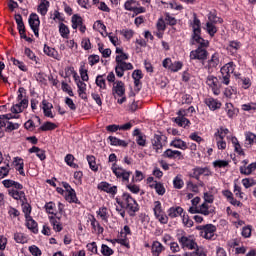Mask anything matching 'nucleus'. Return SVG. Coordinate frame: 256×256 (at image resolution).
I'll return each instance as SVG.
<instances>
[{"mask_svg":"<svg viewBox=\"0 0 256 256\" xmlns=\"http://www.w3.org/2000/svg\"><path fill=\"white\" fill-rule=\"evenodd\" d=\"M193 17V39L194 41H196V43H199L200 46L196 50H192L190 52V59H198V61H205L209 53L207 52L206 49H204V47H209V41H205V39L201 37V21L197 18V14H193Z\"/></svg>","mask_w":256,"mask_h":256,"instance_id":"1","label":"nucleus"},{"mask_svg":"<svg viewBox=\"0 0 256 256\" xmlns=\"http://www.w3.org/2000/svg\"><path fill=\"white\" fill-rule=\"evenodd\" d=\"M122 199L126 204V209L128 210L130 217H135V213L139 211V204H137V201H135L129 193H124Z\"/></svg>","mask_w":256,"mask_h":256,"instance_id":"2","label":"nucleus"},{"mask_svg":"<svg viewBox=\"0 0 256 256\" xmlns=\"http://www.w3.org/2000/svg\"><path fill=\"white\" fill-rule=\"evenodd\" d=\"M151 143H152L153 149H155V151L159 153V151H161V149H163V147L167 145V136H165L161 132H158L152 138Z\"/></svg>","mask_w":256,"mask_h":256,"instance_id":"3","label":"nucleus"},{"mask_svg":"<svg viewBox=\"0 0 256 256\" xmlns=\"http://www.w3.org/2000/svg\"><path fill=\"white\" fill-rule=\"evenodd\" d=\"M198 231H200V235L204 239H213L215 237V231L217 228L213 224H207L205 226H197Z\"/></svg>","mask_w":256,"mask_h":256,"instance_id":"4","label":"nucleus"},{"mask_svg":"<svg viewBox=\"0 0 256 256\" xmlns=\"http://www.w3.org/2000/svg\"><path fill=\"white\" fill-rule=\"evenodd\" d=\"M221 77L220 79L222 80L223 85H229L230 79H231V73H233V62H230L226 65H224L221 70Z\"/></svg>","mask_w":256,"mask_h":256,"instance_id":"5","label":"nucleus"},{"mask_svg":"<svg viewBox=\"0 0 256 256\" xmlns=\"http://www.w3.org/2000/svg\"><path fill=\"white\" fill-rule=\"evenodd\" d=\"M28 23H29L35 37H39V25H41V21L39 20V16L35 13H32L29 16Z\"/></svg>","mask_w":256,"mask_h":256,"instance_id":"6","label":"nucleus"},{"mask_svg":"<svg viewBox=\"0 0 256 256\" xmlns=\"http://www.w3.org/2000/svg\"><path fill=\"white\" fill-rule=\"evenodd\" d=\"M112 95L114 99H117V97H123V95H125V83H123V81H117L114 83L112 87Z\"/></svg>","mask_w":256,"mask_h":256,"instance_id":"7","label":"nucleus"},{"mask_svg":"<svg viewBox=\"0 0 256 256\" xmlns=\"http://www.w3.org/2000/svg\"><path fill=\"white\" fill-rule=\"evenodd\" d=\"M133 70V64L127 62H120L116 64L115 71L117 77H123L125 71Z\"/></svg>","mask_w":256,"mask_h":256,"instance_id":"8","label":"nucleus"},{"mask_svg":"<svg viewBox=\"0 0 256 256\" xmlns=\"http://www.w3.org/2000/svg\"><path fill=\"white\" fill-rule=\"evenodd\" d=\"M116 165L117 164L112 165V171H113L114 175H116V177L118 179L122 178L123 181H129V177L131 175V172H127L123 168H117Z\"/></svg>","mask_w":256,"mask_h":256,"instance_id":"9","label":"nucleus"},{"mask_svg":"<svg viewBox=\"0 0 256 256\" xmlns=\"http://www.w3.org/2000/svg\"><path fill=\"white\" fill-rule=\"evenodd\" d=\"M63 187L67 191L66 201H69V203H77V194H75V190L71 188V185L67 182H63Z\"/></svg>","mask_w":256,"mask_h":256,"instance_id":"10","label":"nucleus"},{"mask_svg":"<svg viewBox=\"0 0 256 256\" xmlns=\"http://www.w3.org/2000/svg\"><path fill=\"white\" fill-rule=\"evenodd\" d=\"M219 80L215 76H208L207 77V85L212 88L214 95H219L221 90L219 89Z\"/></svg>","mask_w":256,"mask_h":256,"instance_id":"11","label":"nucleus"},{"mask_svg":"<svg viewBox=\"0 0 256 256\" xmlns=\"http://www.w3.org/2000/svg\"><path fill=\"white\" fill-rule=\"evenodd\" d=\"M179 243L182 245L183 249H197V243H195L193 239H189L186 236H182L181 238H179Z\"/></svg>","mask_w":256,"mask_h":256,"instance_id":"12","label":"nucleus"},{"mask_svg":"<svg viewBox=\"0 0 256 256\" xmlns=\"http://www.w3.org/2000/svg\"><path fill=\"white\" fill-rule=\"evenodd\" d=\"M185 113V110H180L178 112V117L175 118L174 123L176 125H178L179 127H187V125H189L191 122L189 121V119L185 118V116H183Z\"/></svg>","mask_w":256,"mask_h":256,"instance_id":"13","label":"nucleus"},{"mask_svg":"<svg viewBox=\"0 0 256 256\" xmlns=\"http://www.w3.org/2000/svg\"><path fill=\"white\" fill-rule=\"evenodd\" d=\"M98 189H101V191H105L106 193H109L110 195H115L117 193V186H111V184L107 182H102L98 185Z\"/></svg>","mask_w":256,"mask_h":256,"instance_id":"14","label":"nucleus"},{"mask_svg":"<svg viewBox=\"0 0 256 256\" xmlns=\"http://www.w3.org/2000/svg\"><path fill=\"white\" fill-rule=\"evenodd\" d=\"M29 105V100L24 99L21 102H18L15 104L12 108L11 111L12 113H22L24 109H27V106Z\"/></svg>","mask_w":256,"mask_h":256,"instance_id":"15","label":"nucleus"},{"mask_svg":"<svg viewBox=\"0 0 256 256\" xmlns=\"http://www.w3.org/2000/svg\"><path fill=\"white\" fill-rule=\"evenodd\" d=\"M201 175H209V169L200 167L194 168L193 173L190 175V177H193L194 179L199 181V177H201Z\"/></svg>","mask_w":256,"mask_h":256,"instance_id":"16","label":"nucleus"},{"mask_svg":"<svg viewBox=\"0 0 256 256\" xmlns=\"http://www.w3.org/2000/svg\"><path fill=\"white\" fill-rule=\"evenodd\" d=\"M49 219H50L51 225H53L54 231H57L58 233L63 231V226L61 225V222L59 221L61 219L60 217L55 218V216H50Z\"/></svg>","mask_w":256,"mask_h":256,"instance_id":"17","label":"nucleus"},{"mask_svg":"<svg viewBox=\"0 0 256 256\" xmlns=\"http://www.w3.org/2000/svg\"><path fill=\"white\" fill-rule=\"evenodd\" d=\"M164 157H168V159H183V156L181 155V151L179 150H171V149H167L164 152Z\"/></svg>","mask_w":256,"mask_h":256,"instance_id":"18","label":"nucleus"},{"mask_svg":"<svg viewBox=\"0 0 256 256\" xmlns=\"http://www.w3.org/2000/svg\"><path fill=\"white\" fill-rule=\"evenodd\" d=\"M42 105L45 117H50L51 119H53V112H51V109H53V104H50L49 102H47V100H43Z\"/></svg>","mask_w":256,"mask_h":256,"instance_id":"19","label":"nucleus"},{"mask_svg":"<svg viewBox=\"0 0 256 256\" xmlns=\"http://www.w3.org/2000/svg\"><path fill=\"white\" fill-rule=\"evenodd\" d=\"M13 164H14V167H16V171H19L20 175L25 177V171H23V167H24L23 159L19 157H15Z\"/></svg>","mask_w":256,"mask_h":256,"instance_id":"20","label":"nucleus"},{"mask_svg":"<svg viewBox=\"0 0 256 256\" xmlns=\"http://www.w3.org/2000/svg\"><path fill=\"white\" fill-rule=\"evenodd\" d=\"M206 105L211 109L212 111H215L216 109L221 108V102L213 99V98H208L205 100Z\"/></svg>","mask_w":256,"mask_h":256,"instance_id":"21","label":"nucleus"},{"mask_svg":"<svg viewBox=\"0 0 256 256\" xmlns=\"http://www.w3.org/2000/svg\"><path fill=\"white\" fill-rule=\"evenodd\" d=\"M29 153H36L37 157L40 158V161H45L47 156L45 155V150L40 149L37 146H33L29 149Z\"/></svg>","mask_w":256,"mask_h":256,"instance_id":"22","label":"nucleus"},{"mask_svg":"<svg viewBox=\"0 0 256 256\" xmlns=\"http://www.w3.org/2000/svg\"><path fill=\"white\" fill-rule=\"evenodd\" d=\"M219 65V54L215 53L212 55L211 59L208 60V65L206 66V69H215Z\"/></svg>","mask_w":256,"mask_h":256,"instance_id":"23","label":"nucleus"},{"mask_svg":"<svg viewBox=\"0 0 256 256\" xmlns=\"http://www.w3.org/2000/svg\"><path fill=\"white\" fill-rule=\"evenodd\" d=\"M109 141H110V145H113L115 147L119 146V147H127L128 143L125 142L124 140H121L117 137H113V136H109Z\"/></svg>","mask_w":256,"mask_h":256,"instance_id":"24","label":"nucleus"},{"mask_svg":"<svg viewBox=\"0 0 256 256\" xmlns=\"http://www.w3.org/2000/svg\"><path fill=\"white\" fill-rule=\"evenodd\" d=\"M163 252V244L159 241H155L152 244V255L159 256Z\"/></svg>","mask_w":256,"mask_h":256,"instance_id":"25","label":"nucleus"},{"mask_svg":"<svg viewBox=\"0 0 256 256\" xmlns=\"http://www.w3.org/2000/svg\"><path fill=\"white\" fill-rule=\"evenodd\" d=\"M183 214V208L181 207H172L168 210V217L174 219L175 217H180Z\"/></svg>","mask_w":256,"mask_h":256,"instance_id":"26","label":"nucleus"},{"mask_svg":"<svg viewBox=\"0 0 256 256\" xmlns=\"http://www.w3.org/2000/svg\"><path fill=\"white\" fill-rule=\"evenodd\" d=\"M9 195H10V197H13V199H16V201H19V200L23 201V198L25 197V192L18 191L15 189H10Z\"/></svg>","mask_w":256,"mask_h":256,"instance_id":"27","label":"nucleus"},{"mask_svg":"<svg viewBox=\"0 0 256 256\" xmlns=\"http://www.w3.org/2000/svg\"><path fill=\"white\" fill-rule=\"evenodd\" d=\"M171 147H175L176 149H187V143L181 139H175L170 143Z\"/></svg>","mask_w":256,"mask_h":256,"instance_id":"28","label":"nucleus"},{"mask_svg":"<svg viewBox=\"0 0 256 256\" xmlns=\"http://www.w3.org/2000/svg\"><path fill=\"white\" fill-rule=\"evenodd\" d=\"M9 123V116L8 115H1L0 116V129H3V127H7V124ZM5 133L3 131H0V139L1 137H4Z\"/></svg>","mask_w":256,"mask_h":256,"instance_id":"29","label":"nucleus"},{"mask_svg":"<svg viewBox=\"0 0 256 256\" xmlns=\"http://www.w3.org/2000/svg\"><path fill=\"white\" fill-rule=\"evenodd\" d=\"M83 25V19L78 16L77 14L72 16V28L77 29V27H80Z\"/></svg>","mask_w":256,"mask_h":256,"instance_id":"30","label":"nucleus"},{"mask_svg":"<svg viewBox=\"0 0 256 256\" xmlns=\"http://www.w3.org/2000/svg\"><path fill=\"white\" fill-rule=\"evenodd\" d=\"M44 53H45V55H48V57H53L54 59H57V50H55V48H51V47L45 45Z\"/></svg>","mask_w":256,"mask_h":256,"instance_id":"31","label":"nucleus"},{"mask_svg":"<svg viewBox=\"0 0 256 256\" xmlns=\"http://www.w3.org/2000/svg\"><path fill=\"white\" fill-rule=\"evenodd\" d=\"M54 129H57V124L53 122H46L41 127V131H53Z\"/></svg>","mask_w":256,"mask_h":256,"instance_id":"32","label":"nucleus"},{"mask_svg":"<svg viewBox=\"0 0 256 256\" xmlns=\"http://www.w3.org/2000/svg\"><path fill=\"white\" fill-rule=\"evenodd\" d=\"M59 31H60L61 37H63L64 39H67L69 37V28L67 27V25L60 23Z\"/></svg>","mask_w":256,"mask_h":256,"instance_id":"33","label":"nucleus"},{"mask_svg":"<svg viewBox=\"0 0 256 256\" xmlns=\"http://www.w3.org/2000/svg\"><path fill=\"white\" fill-rule=\"evenodd\" d=\"M48 7H49V1H46V3L42 2L38 6V13L41 14L42 16L47 15Z\"/></svg>","mask_w":256,"mask_h":256,"instance_id":"34","label":"nucleus"},{"mask_svg":"<svg viewBox=\"0 0 256 256\" xmlns=\"http://www.w3.org/2000/svg\"><path fill=\"white\" fill-rule=\"evenodd\" d=\"M139 3L135 0H128L125 4L124 7L127 11H134L135 7H138Z\"/></svg>","mask_w":256,"mask_h":256,"instance_id":"35","label":"nucleus"},{"mask_svg":"<svg viewBox=\"0 0 256 256\" xmlns=\"http://www.w3.org/2000/svg\"><path fill=\"white\" fill-rule=\"evenodd\" d=\"M152 189H155L158 195H165V186L162 183L157 182L155 185L152 184Z\"/></svg>","mask_w":256,"mask_h":256,"instance_id":"36","label":"nucleus"},{"mask_svg":"<svg viewBox=\"0 0 256 256\" xmlns=\"http://www.w3.org/2000/svg\"><path fill=\"white\" fill-rule=\"evenodd\" d=\"M89 167L92 171H98L97 162H95V156H87Z\"/></svg>","mask_w":256,"mask_h":256,"instance_id":"37","label":"nucleus"},{"mask_svg":"<svg viewBox=\"0 0 256 256\" xmlns=\"http://www.w3.org/2000/svg\"><path fill=\"white\" fill-rule=\"evenodd\" d=\"M9 171H11V166H9V164L0 167V179H5V177L9 175Z\"/></svg>","mask_w":256,"mask_h":256,"instance_id":"38","label":"nucleus"},{"mask_svg":"<svg viewBox=\"0 0 256 256\" xmlns=\"http://www.w3.org/2000/svg\"><path fill=\"white\" fill-rule=\"evenodd\" d=\"M96 85L97 87H100V89H107V84L105 83L103 75H98L96 77Z\"/></svg>","mask_w":256,"mask_h":256,"instance_id":"39","label":"nucleus"},{"mask_svg":"<svg viewBox=\"0 0 256 256\" xmlns=\"http://www.w3.org/2000/svg\"><path fill=\"white\" fill-rule=\"evenodd\" d=\"M27 227L28 229H30V231H32L33 233H37L38 229H37V222H35V220L33 219H28L27 221Z\"/></svg>","mask_w":256,"mask_h":256,"instance_id":"40","label":"nucleus"},{"mask_svg":"<svg viewBox=\"0 0 256 256\" xmlns=\"http://www.w3.org/2000/svg\"><path fill=\"white\" fill-rule=\"evenodd\" d=\"M173 185L175 189H183V185H185V183L181 177L176 176L173 180Z\"/></svg>","mask_w":256,"mask_h":256,"instance_id":"41","label":"nucleus"},{"mask_svg":"<svg viewBox=\"0 0 256 256\" xmlns=\"http://www.w3.org/2000/svg\"><path fill=\"white\" fill-rule=\"evenodd\" d=\"M75 161V156L73 154H68L65 157V163L69 165V167H73L74 169L77 167V164L73 163Z\"/></svg>","mask_w":256,"mask_h":256,"instance_id":"42","label":"nucleus"},{"mask_svg":"<svg viewBox=\"0 0 256 256\" xmlns=\"http://www.w3.org/2000/svg\"><path fill=\"white\" fill-rule=\"evenodd\" d=\"M20 126L21 125L19 123H13V122L8 120V124L6 126V131L8 133H11V131H15V130L19 129Z\"/></svg>","mask_w":256,"mask_h":256,"instance_id":"43","label":"nucleus"},{"mask_svg":"<svg viewBox=\"0 0 256 256\" xmlns=\"http://www.w3.org/2000/svg\"><path fill=\"white\" fill-rule=\"evenodd\" d=\"M206 29L211 37L217 33V27H215V25H213L211 22L206 23Z\"/></svg>","mask_w":256,"mask_h":256,"instance_id":"44","label":"nucleus"},{"mask_svg":"<svg viewBox=\"0 0 256 256\" xmlns=\"http://www.w3.org/2000/svg\"><path fill=\"white\" fill-rule=\"evenodd\" d=\"M101 253L104 256H111V255H113V249H111L109 246H107L105 244H102Z\"/></svg>","mask_w":256,"mask_h":256,"instance_id":"45","label":"nucleus"},{"mask_svg":"<svg viewBox=\"0 0 256 256\" xmlns=\"http://www.w3.org/2000/svg\"><path fill=\"white\" fill-rule=\"evenodd\" d=\"M11 61H12L13 65L18 67L21 71H27V67L25 66V64L22 61H19L15 58H11Z\"/></svg>","mask_w":256,"mask_h":256,"instance_id":"46","label":"nucleus"},{"mask_svg":"<svg viewBox=\"0 0 256 256\" xmlns=\"http://www.w3.org/2000/svg\"><path fill=\"white\" fill-rule=\"evenodd\" d=\"M91 225H92L93 229L98 231L99 234L103 233V231H104L103 227L101 226V224H99V222H97V220L95 218L92 219Z\"/></svg>","mask_w":256,"mask_h":256,"instance_id":"47","label":"nucleus"},{"mask_svg":"<svg viewBox=\"0 0 256 256\" xmlns=\"http://www.w3.org/2000/svg\"><path fill=\"white\" fill-rule=\"evenodd\" d=\"M245 137H246V141H248L249 145H253V143H256V135L254 133L247 132L245 134Z\"/></svg>","mask_w":256,"mask_h":256,"instance_id":"48","label":"nucleus"},{"mask_svg":"<svg viewBox=\"0 0 256 256\" xmlns=\"http://www.w3.org/2000/svg\"><path fill=\"white\" fill-rule=\"evenodd\" d=\"M182 67H183V63L179 61H175L171 63L170 71H173L174 73H176V71H179V69H181Z\"/></svg>","mask_w":256,"mask_h":256,"instance_id":"49","label":"nucleus"},{"mask_svg":"<svg viewBox=\"0 0 256 256\" xmlns=\"http://www.w3.org/2000/svg\"><path fill=\"white\" fill-rule=\"evenodd\" d=\"M14 239L16 243H27V238H25V235H23V233H15Z\"/></svg>","mask_w":256,"mask_h":256,"instance_id":"50","label":"nucleus"},{"mask_svg":"<svg viewBox=\"0 0 256 256\" xmlns=\"http://www.w3.org/2000/svg\"><path fill=\"white\" fill-rule=\"evenodd\" d=\"M154 215H155V217H157L158 215H161V214H163V209H161V202H159V201H156L155 203H154Z\"/></svg>","mask_w":256,"mask_h":256,"instance_id":"51","label":"nucleus"},{"mask_svg":"<svg viewBox=\"0 0 256 256\" xmlns=\"http://www.w3.org/2000/svg\"><path fill=\"white\" fill-rule=\"evenodd\" d=\"M226 113L228 117H230V119H232V117H235V110L233 109V104H226Z\"/></svg>","mask_w":256,"mask_h":256,"instance_id":"52","label":"nucleus"},{"mask_svg":"<svg viewBox=\"0 0 256 256\" xmlns=\"http://www.w3.org/2000/svg\"><path fill=\"white\" fill-rule=\"evenodd\" d=\"M210 23H223V19L217 17V15L210 13L208 16Z\"/></svg>","mask_w":256,"mask_h":256,"instance_id":"53","label":"nucleus"},{"mask_svg":"<svg viewBox=\"0 0 256 256\" xmlns=\"http://www.w3.org/2000/svg\"><path fill=\"white\" fill-rule=\"evenodd\" d=\"M214 167H219L220 169L223 167H227L229 165V162L226 160H216L213 162Z\"/></svg>","mask_w":256,"mask_h":256,"instance_id":"54","label":"nucleus"},{"mask_svg":"<svg viewBox=\"0 0 256 256\" xmlns=\"http://www.w3.org/2000/svg\"><path fill=\"white\" fill-rule=\"evenodd\" d=\"M199 213L202 215H209V205H207V202L200 205Z\"/></svg>","mask_w":256,"mask_h":256,"instance_id":"55","label":"nucleus"},{"mask_svg":"<svg viewBox=\"0 0 256 256\" xmlns=\"http://www.w3.org/2000/svg\"><path fill=\"white\" fill-rule=\"evenodd\" d=\"M242 184L245 189H249V187H253V185H255V181L253 179L246 178L242 180Z\"/></svg>","mask_w":256,"mask_h":256,"instance_id":"56","label":"nucleus"},{"mask_svg":"<svg viewBox=\"0 0 256 256\" xmlns=\"http://www.w3.org/2000/svg\"><path fill=\"white\" fill-rule=\"evenodd\" d=\"M156 219H158V221L160 223H162L163 225H166V223H168V221H169V217H167V215H165V213L158 214V216H156Z\"/></svg>","mask_w":256,"mask_h":256,"instance_id":"57","label":"nucleus"},{"mask_svg":"<svg viewBox=\"0 0 256 256\" xmlns=\"http://www.w3.org/2000/svg\"><path fill=\"white\" fill-rule=\"evenodd\" d=\"M127 59H129V56L123 52L122 54L116 56V63H123L127 61Z\"/></svg>","mask_w":256,"mask_h":256,"instance_id":"58","label":"nucleus"},{"mask_svg":"<svg viewBox=\"0 0 256 256\" xmlns=\"http://www.w3.org/2000/svg\"><path fill=\"white\" fill-rule=\"evenodd\" d=\"M89 64L91 65V67H93V65H95L96 63H99V55H91L88 58Z\"/></svg>","mask_w":256,"mask_h":256,"instance_id":"59","label":"nucleus"},{"mask_svg":"<svg viewBox=\"0 0 256 256\" xmlns=\"http://www.w3.org/2000/svg\"><path fill=\"white\" fill-rule=\"evenodd\" d=\"M242 109L243 111H252V110H256V103H251V104H244L242 105Z\"/></svg>","mask_w":256,"mask_h":256,"instance_id":"60","label":"nucleus"},{"mask_svg":"<svg viewBox=\"0 0 256 256\" xmlns=\"http://www.w3.org/2000/svg\"><path fill=\"white\" fill-rule=\"evenodd\" d=\"M29 251H30V253H32L35 256L41 255V249H39V247H37V246H30Z\"/></svg>","mask_w":256,"mask_h":256,"instance_id":"61","label":"nucleus"},{"mask_svg":"<svg viewBox=\"0 0 256 256\" xmlns=\"http://www.w3.org/2000/svg\"><path fill=\"white\" fill-rule=\"evenodd\" d=\"M120 35H123L125 39H131L133 37V30H122L120 31Z\"/></svg>","mask_w":256,"mask_h":256,"instance_id":"62","label":"nucleus"},{"mask_svg":"<svg viewBox=\"0 0 256 256\" xmlns=\"http://www.w3.org/2000/svg\"><path fill=\"white\" fill-rule=\"evenodd\" d=\"M98 215L101 217L102 221H107V208H101L98 211Z\"/></svg>","mask_w":256,"mask_h":256,"instance_id":"63","label":"nucleus"},{"mask_svg":"<svg viewBox=\"0 0 256 256\" xmlns=\"http://www.w3.org/2000/svg\"><path fill=\"white\" fill-rule=\"evenodd\" d=\"M242 237H251V226H248V227H244L242 229Z\"/></svg>","mask_w":256,"mask_h":256,"instance_id":"64","label":"nucleus"}]
</instances>
